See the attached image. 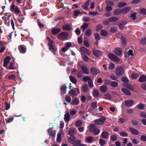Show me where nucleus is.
Returning a JSON list of instances; mask_svg holds the SVG:
<instances>
[{
  "label": "nucleus",
  "mask_w": 146,
  "mask_h": 146,
  "mask_svg": "<svg viewBox=\"0 0 146 146\" xmlns=\"http://www.w3.org/2000/svg\"><path fill=\"white\" fill-rule=\"evenodd\" d=\"M106 120V119L105 118L102 117H100L98 119L95 120H94V122L96 124L98 125H102L103 124Z\"/></svg>",
  "instance_id": "f257e3e1"
},
{
  "label": "nucleus",
  "mask_w": 146,
  "mask_h": 146,
  "mask_svg": "<svg viewBox=\"0 0 146 146\" xmlns=\"http://www.w3.org/2000/svg\"><path fill=\"white\" fill-rule=\"evenodd\" d=\"M108 56L110 59L114 61L118 62L120 61L118 57L112 53H110Z\"/></svg>",
  "instance_id": "f03ea898"
},
{
  "label": "nucleus",
  "mask_w": 146,
  "mask_h": 146,
  "mask_svg": "<svg viewBox=\"0 0 146 146\" xmlns=\"http://www.w3.org/2000/svg\"><path fill=\"white\" fill-rule=\"evenodd\" d=\"M124 69L121 67L117 68L116 70V74L118 76L122 75L123 73Z\"/></svg>",
  "instance_id": "7ed1b4c3"
},
{
  "label": "nucleus",
  "mask_w": 146,
  "mask_h": 146,
  "mask_svg": "<svg viewBox=\"0 0 146 146\" xmlns=\"http://www.w3.org/2000/svg\"><path fill=\"white\" fill-rule=\"evenodd\" d=\"M68 36V33L67 32L62 33L58 35V37L60 39L66 38Z\"/></svg>",
  "instance_id": "20e7f679"
},
{
  "label": "nucleus",
  "mask_w": 146,
  "mask_h": 146,
  "mask_svg": "<svg viewBox=\"0 0 146 146\" xmlns=\"http://www.w3.org/2000/svg\"><path fill=\"white\" fill-rule=\"evenodd\" d=\"M90 72L93 75L97 74L100 73L99 70L94 67H92L90 69Z\"/></svg>",
  "instance_id": "39448f33"
},
{
  "label": "nucleus",
  "mask_w": 146,
  "mask_h": 146,
  "mask_svg": "<svg viewBox=\"0 0 146 146\" xmlns=\"http://www.w3.org/2000/svg\"><path fill=\"white\" fill-rule=\"evenodd\" d=\"M11 59V58L9 56L6 57L4 59V64L3 66L5 67H6L8 65V64L10 60Z\"/></svg>",
  "instance_id": "423d86ee"
},
{
  "label": "nucleus",
  "mask_w": 146,
  "mask_h": 146,
  "mask_svg": "<svg viewBox=\"0 0 146 146\" xmlns=\"http://www.w3.org/2000/svg\"><path fill=\"white\" fill-rule=\"evenodd\" d=\"M134 102L132 100H127L125 102V104L127 107L131 106L133 104Z\"/></svg>",
  "instance_id": "0eeeda50"
},
{
  "label": "nucleus",
  "mask_w": 146,
  "mask_h": 146,
  "mask_svg": "<svg viewBox=\"0 0 146 146\" xmlns=\"http://www.w3.org/2000/svg\"><path fill=\"white\" fill-rule=\"evenodd\" d=\"M131 9L130 6H127L123 8L122 9V13L123 14H126L128 13Z\"/></svg>",
  "instance_id": "6e6552de"
},
{
  "label": "nucleus",
  "mask_w": 146,
  "mask_h": 146,
  "mask_svg": "<svg viewBox=\"0 0 146 146\" xmlns=\"http://www.w3.org/2000/svg\"><path fill=\"white\" fill-rule=\"evenodd\" d=\"M93 53L96 57L102 55V52L100 50H95L93 51Z\"/></svg>",
  "instance_id": "1a4fd4ad"
},
{
  "label": "nucleus",
  "mask_w": 146,
  "mask_h": 146,
  "mask_svg": "<svg viewBox=\"0 0 146 146\" xmlns=\"http://www.w3.org/2000/svg\"><path fill=\"white\" fill-rule=\"evenodd\" d=\"M122 85L123 86L131 90H134V88L132 86V85L129 83L127 84H122Z\"/></svg>",
  "instance_id": "9d476101"
},
{
  "label": "nucleus",
  "mask_w": 146,
  "mask_h": 146,
  "mask_svg": "<svg viewBox=\"0 0 146 146\" xmlns=\"http://www.w3.org/2000/svg\"><path fill=\"white\" fill-rule=\"evenodd\" d=\"M121 91L125 95H131V92L125 88H122L121 89Z\"/></svg>",
  "instance_id": "9b49d317"
},
{
  "label": "nucleus",
  "mask_w": 146,
  "mask_h": 146,
  "mask_svg": "<svg viewBox=\"0 0 146 146\" xmlns=\"http://www.w3.org/2000/svg\"><path fill=\"white\" fill-rule=\"evenodd\" d=\"M122 51L121 49L120 48H116L115 49V53L118 56H120L122 54Z\"/></svg>",
  "instance_id": "f8f14e48"
},
{
  "label": "nucleus",
  "mask_w": 146,
  "mask_h": 146,
  "mask_svg": "<svg viewBox=\"0 0 146 146\" xmlns=\"http://www.w3.org/2000/svg\"><path fill=\"white\" fill-rule=\"evenodd\" d=\"M129 129L131 132L135 135H137L139 134V132L138 130L132 127H130Z\"/></svg>",
  "instance_id": "ddd939ff"
},
{
  "label": "nucleus",
  "mask_w": 146,
  "mask_h": 146,
  "mask_svg": "<svg viewBox=\"0 0 146 146\" xmlns=\"http://www.w3.org/2000/svg\"><path fill=\"white\" fill-rule=\"evenodd\" d=\"M80 50L81 52L85 53L88 55H90V51L84 46L81 47Z\"/></svg>",
  "instance_id": "4468645a"
},
{
  "label": "nucleus",
  "mask_w": 146,
  "mask_h": 146,
  "mask_svg": "<svg viewBox=\"0 0 146 146\" xmlns=\"http://www.w3.org/2000/svg\"><path fill=\"white\" fill-rule=\"evenodd\" d=\"M91 1V0H88L82 6V8L85 10H87L88 8V6Z\"/></svg>",
  "instance_id": "2eb2a0df"
},
{
  "label": "nucleus",
  "mask_w": 146,
  "mask_h": 146,
  "mask_svg": "<svg viewBox=\"0 0 146 146\" xmlns=\"http://www.w3.org/2000/svg\"><path fill=\"white\" fill-rule=\"evenodd\" d=\"M76 139V137L73 135H71L70 138L68 139V141L71 143L74 142V141Z\"/></svg>",
  "instance_id": "dca6fc26"
},
{
  "label": "nucleus",
  "mask_w": 146,
  "mask_h": 146,
  "mask_svg": "<svg viewBox=\"0 0 146 146\" xmlns=\"http://www.w3.org/2000/svg\"><path fill=\"white\" fill-rule=\"evenodd\" d=\"M126 22L123 21L120 22L118 24V27L120 29H122L124 27V26L126 24Z\"/></svg>",
  "instance_id": "f3484780"
},
{
  "label": "nucleus",
  "mask_w": 146,
  "mask_h": 146,
  "mask_svg": "<svg viewBox=\"0 0 146 146\" xmlns=\"http://www.w3.org/2000/svg\"><path fill=\"white\" fill-rule=\"evenodd\" d=\"M70 115L69 113H66L64 116V119L66 121H70Z\"/></svg>",
  "instance_id": "a211bd4d"
},
{
  "label": "nucleus",
  "mask_w": 146,
  "mask_h": 146,
  "mask_svg": "<svg viewBox=\"0 0 146 146\" xmlns=\"http://www.w3.org/2000/svg\"><path fill=\"white\" fill-rule=\"evenodd\" d=\"M60 31V29L54 28L52 30V34L53 35H55L58 33Z\"/></svg>",
  "instance_id": "6ab92c4d"
},
{
  "label": "nucleus",
  "mask_w": 146,
  "mask_h": 146,
  "mask_svg": "<svg viewBox=\"0 0 146 146\" xmlns=\"http://www.w3.org/2000/svg\"><path fill=\"white\" fill-rule=\"evenodd\" d=\"M70 25V24H69V25L66 24L65 25L63 26V29L66 31H70L71 30V27Z\"/></svg>",
  "instance_id": "aec40b11"
},
{
  "label": "nucleus",
  "mask_w": 146,
  "mask_h": 146,
  "mask_svg": "<svg viewBox=\"0 0 146 146\" xmlns=\"http://www.w3.org/2000/svg\"><path fill=\"white\" fill-rule=\"evenodd\" d=\"M85 140L86 142L90 143H92L94 141L93 137L91 136H89L86 137Z\"/></svg>",
  "instance_id": "412c9836"
},
{
  "label": "nucleus",
  "mask_w": 146,
  "mask_h": 146,
  "mask_svg": "<svg viewBox=\"0 0 146 146\" xmlns=\"http://www.w3.org/2000/svg\"><path fill=\"white\" fill-rule=\"evenodd\" d=\"M96 128V126L94 124L91 125L89 128V131L90 132H93V131Z\"/></svg>",
  "instance_id": "4be33fe9"
},
{
  "label": "nucleus",
  "mask_w": 146,
  "mask_h": 146,
  "mask_svg": "<svg viewBox=\"0 0 146 146\" xmlns=\"http://www.w3.org/2000/svg\"><path fill=\"white\" fill-rule=\"evenodd\" d=\"M139 81L140 82H142L145 81L146 80V77L144 75L141 76L139 79Z\"/></svg>",
  "instance_id": "5701e85b"
},
{
  "label": "nucleus",
  "mask_w": 146,
  "mask_h": 146,
  "mask_svg": "<svg viewBox=\"0 0 146 146\" xmlns=\"http://www.w3.org/2000/svg\"><path fill=\"white\" fill-rule=\"evenodd\" d=\"M121 79L122 81L124 83V84L128 83L129 82L128 78L125 76L122 77Z\"/></svg>",
  "instance_id": "b1692460"
},
{
  "label": "nucleus",
  "mask_w": 146,
  "mask_h": 146,
  "mask_svg": "<svg viewBox=\"0 0 146 146\" xmlns=\"http://www.w3.org/2000/svg\"><path fill=\"white\" fill-rule=\"evenodd\" d=\"M101 135L102 138L106 139L108 137V133L107 132L104 131L102 132L101 134Z\"/></svg>",
  "instance_id": "393cba45"
},
{
  "label": "nucleus",
  "mask_w": 146,
  "mask_h": 146,
  "mask_svg": "<svg viewBox=\"0 0 146 146\" xmlns=\"http://www.w3.org/2000/svg\"><path fill=\"white\" fill-rule=\"evenodd\" d=\"M67 88V87L65 85L62 86L61 88V91L62 93L65 94L66 93V89Z\"/></svg>",
  "instance_id": "a878e982"
},
{
  "label": "nucleus",
  "mask_w": 146,
  "mask_h": 146,
  "mask_svg": "<svg viewBox=\"0 0 146 146\" xmlns=\"http://www.w3.org/2000/svg\"><path fill=\"white\" fill-rule=\"evenodd\" d=\"M93 95L95 97H98L99 96V93L98 90L94 89L93 92Z\"/></svg>",
  "instance_id": "bb28decb"
},
{
  "label": "nucleus",
  "mask_w": 146,
  "mask_h": 146,
  "mask_svg": "<svg viewBox=\"0 0 146 146\" xmlns=\"http://www.w3.org/2000/svg\"><path fill=\"white\" fill-rule=\"evenodd\" d=\"M122 13V10L119 9H117L114 12V14L115 15H118Z\"/></svg>",
  "instance_id": "cd10ccee"
},
{
  "label": "nucleus",
  "mask_w": 146,
  "mask_h": 146,
  "mask_svg": "<svg viewBox=\"0 0 146 146\" xmlns=\"http://www.w3.org/2000/svg\"><path fill=\"white\" fill-rule=\"evenodd\" d=\"M127 3L124 2H121L119 3L117 5V6L119 7H121L126 6Z\"/></svg>",
  "instance_id": "c85d7f7f"
},
{
  "label": "nucleus",
  "mask_w": 146,
  "mask_h": 146,
  "mask_svg": "<svg viewBox=\"0 0 146 146\" xmlns=\"http://www.w3.org/2000/svg\"><path fill=\"white\" fill-rule=\"evenodd\" d=\"M92 34L91 30L90 29H87L85 32V35L87 36H90Z\"/></svg>",
  "instance_id": "c756f323"
},
{
  "label": "nucleus",
  "mask_w": 146,
  "mask_h": 146,
  "mask_svg": "<svg viewBox=\"0 0 146 146\" xmlns=\"http://www.w3.org/2000/svg\"><path fill=\"white\" fill-rule=\"evenodd\" d=\"M82 90L84 92H87L88 90V87L87 84H85L82 88Z\"/></svg>",
  "instance_id": "7c9ffc66"
},
{
  "label": "nucleus",
  "mask_w": 146,
  "mask_h": 146,
  "mask_svg": "<svg viewBox=\"0 0 146 146\" xmlns=\"http://www.w3.org/2000/svg\"><path fill=\"white\" fill-rule=\"evenodd\" d=\"M100 34L101 35L104 36H106L108 35V32L104 30H102L100 32Z\"/></svg>",
  "instance_id": "2f4dec72"
},
{
  "label": "nucleus",
  "mask_w": 146,
  "mask_h": 146,
  "mask_svg": "<svg viewBox=\"0 0 146 146\" xmlns=\"http://www.w3.org/2000/svg\"><path fill=\"white\" fill-rule=\"evenodd\" d=\"M82 121L80 120H78L75 123V125L77 127H79L82 125Z\"/></svg>",
  "instance_id": "473e14b6"
},
{
  "label": "nucleus",
  "mask_w": 146,
  "mask_h": 146,
  "mask_svg": "<svg viewBox=\"0 0 146 146\" xmlns=\"http://www.w3.org/2000/svg\"><path fill=\"white\" fill-rule=\"evenodd\" d=\"M81 142L79 140H77L74 141L72 144H73V146H80Z\"/></svg>",
  "instance_id": "72a5a7b5"
},
{
  "label": "nucleus",
  "mask_w": 146,
  "mask_h": 146,
  "mask_svg": "<svg viewBox=\"0 0 146 146\" xmlns=\"http://www.w3.org/2000/svg\"><path fill=\"white\" fill-rule=\"evenodd\" d=\"M69 94L72 96H74L75 95V91L74 90L72 89L69 91Z\"/></svg>",
  "instance_id": "f704fd0d"
},
{
  "label": "nucleus",
  "mask_w": 146,
  "mask_h": 146,
  "mask_svg": "<svg viewBox=\"0 0 146 146\" xmlns=\"http://www.w3.org/2000/svg\"><path fill=\"white\" fill-rule=\"evenodd\" d=\"M118 19V18L114 17L109 18L108 19V20L111 22H114L117 21Z\"/></svg>",
  "instance_id": "c9c22d12"
},
{
  "label": "nucleus",
  "mask_w": 146,
  "mask_h": 146,
  "mask_svg": "<svg viewBox=\"0 0 146 146\" xmlns=\"http://www.w3.org/2000/svg\"><path fill=\"white\" fill-rule=\"evenodd\" d=\"M110 85L112 87L115 88L118 86V84L116 82L113 81L111 82Z\"/></svg>",
  "instance_id": "e433bc0d"
},
{
  "label": "nucleus",
  "mask_w": 146,
  "mask_h": 146,
  "mask_svg": "<svg viewBox=\"0 0 146 146\" xmlns=\"http://www.w3.org/2000/svg\"><path fill=\"white\" fill-rule=\"evenodd\" d=\"M82 69L83 72L86 74H88L89 73V70L88 68L85 67H83L82 68Z\"/></svg>",
  "instance_id": "4c0bfd02"
},
{
  "label": "nucleus",
  "mask_w": 146,
  "mask_h": 146,
  "mask_svg": "<svg viewBox=\"0 0 146 146\" xmlns=\"http://www.w3.org/2000/svg\"><path fill=\"white\" fill-rule=\"evenodd\" d=\"M70 81L74 84H76L77 83L76 80L72 76H70Z\"/></svg>",
  "instance_id": "58836bf2"
},
{
  "label": "nucleus",
  "mask_w": 146,
  "mask_h": 146,
  "mask_svg": "<svg viewBox=\"0 0 146 146\" xmlns=\"http://www.w3.org/2000/svg\"><path fill=\"white\" fill-rule=\"evenodd\" d=\"M118 28L115 26L113 27L110 28V31L112 33H115L117 30Z\"/></svg>",
  "instance_id": "ea45409f"
},
{
  "label": "nucleus",
  "mask_w": 146,
  "mask_h": 146,
  "mask_svg": "<svg viewBox=\"0 0 146 146\" xmlns=\"http://www.w3.org/2000/svg\"><path fill=\"white\" fill-rule=\"evenodd\" d=\"M107 90V87L106 86H102L101 87L100 90L102 92H105Z\"/></svg>",
  "instance_id": "a19ab883"
},
{
  "label": "nucleus",
  "mask_w": 146,
  "mask_h": 146,
  "mask_svg": "<svg viewBox=\"0 0 146 146\" xmlns=\"http://www.w3.org/2000/svg\"><path fill=\"white\" fill-rule=\"evenodd\" d=\"M111 96L110 94H106L104 95V98L106 99L110 100L111 98Z\"/></svg>",
  "instance_id": "79ce46f5"
},
{
  "label": "nucleus",
  "mask_w": 146,
  "mask_h": 146,
  "mask_svg": "<svg viewBox=\"0 0 146 146\" xmlns=\"http://www.w3.org/2000/svg\"><path fill=\"white\" fill-rule=\"evenodd\" d=\"M91 106L93 108H95L97 106V103L96 102H92L91 104Z\"/></svg>",
  "instance_id": "37998d69"
},
{
  "label": "nucleus",
  "mask_w": 146,
  "mask_h": 146,
  "mask_svg": "<svg viewBox=\"0 0 146 146\" xmlns=\"http://www.w3.org/2000/svg\"><path fill=\"white\" fill-rule=\"evenodd\" d=\"M137 13L135 12L131 14L130 16L133 20H134L137 18L136 14Z\"/></svg>",
  "instance_id": "c03bdc74"
},
{
  "label": "nucleus",
  "mask_w": 146,
  "mask_h": 146,
  "mask_svg": "<svg viewBox=\"0 0 146 146\" xmlns=\"http://www.w3.org/2000/svg\"><path fill=\"white\" fill-rule=\"evenodd\" d=\"M95 38L97 40H99L100 39V36L99 35L98 33H95L94 34Z\"/></svg>",
  "instance_id": "a18cd8bd"
},
{
  "label": "nucleus",
  "mask_w": 146,
  "mask_h": 146,
  "mask_svg": "<svg viewBox=\"0 0 146 146\" xmlns=\"http://www.w3.org/2000/svg\"><path fill=\"white\" fill-rule=\"evenodd\" d=\"M120 136L123 137H127L128 136L127 133L125 132H121L119 133Z\"/></svg>",
  "instance_id": "49530a36"
},
{
  "label": "nucleus",
  "mask_w": 146,
  "mask_h": 146,
  "mask_svg": "<svg viewBox=\"0 0 146 146\" xmlns=\"http://www.w3.org/2000/svg\"><path fill=\"white\" fill-rule=\"evenodd\" d=\"M99 142L101 146H104L106 143L105 141L102 139H100L99 140Z\"/></svg>",
  "instance_id": "de8ad7c7"
},
{
  "label": "nucleus",
  "mask_w": 146,
  "mask_h": 146,
  "mask_svg": "<svg viewBox=\"0 0 146 146\" xmlns=\"http://www.w3.org/2000/svg\"><path fill=\"white\" fill-rule=\"evenodd\" d=\"M49 134L52 136L54 137V134L52 132V130L51 128L49 129L48 130Z\"/></svg>",
  "instance_id": "09e8293b"
},
{
  "label": "nucleus",
  "mask_w": 146,
  "mask_h": 146,
  "mask_svg": "<svg viewBox=\"0 0 146 146\" xmlns=\"http://www.w3.org/2000/svg\"><path fill=\"white\" fill-rule=\"evenodd\" d=\"M110 77L113 80L117 81H118L117 77L115 75H112L110 76Z\"/></svg>",
  "instance_id": "8fccbe9b"
},
{
  "label": "nucleus",
  "mask_w": 146,
  "mask_h": 146,
  "mask_svg": "<svg viewBox=\"0 0 146 146\" xmlns=\"http://www.w3.org/2000/svg\"><path fill=\"white\" fill-rule=\"evenodd\" d=\"M19 49L20 51L22 53H25L26 52V49L23 46L21 45L19 47Z\"/></svg>",
  "instance_id": "3c124183"
},
{
  "label": "nucleus",
  "mask_w": 146,
  "mask_h": 146,
  "mask_svg": "<svg viewBox=\"0 0 146 146\" xmlns=\"http://www.w3.org/2000/svg\"><path fill=\"white\" fill-rule=\"evenodd\" d=\"M88 26V23H84L81 26V28H82L84 29H86Z\"/></svg>",
  "instance_id": "603ef678"
},
{
  "label": "nucleus",
  "mask_w": 146,
  "mask_h": 146,
  "mask_svg": "<svg viewBox=\"0 0 146 146\" xmlns=\"http://www.w3.org/2000/svg\"><path fill=\"white\" fill-rule=\"evenodd\" d=\"M72 102L74 105H77L79 103V100L75 98L72 100Z\"/></svg>",
  "instance_id": "864d4df0"
},
{
  "label": "nucleus",
  "mask_w": 146,
  "mask_h": 146,
  "mask_svg": "<svg viewBox=\"0 0 146 146\" xmlns=\"http://www.w3.org/2000/svg\"><path fill=\"white\" fill-rule=\"evenodd\" d=\"M137 107L139 109L141 110L144 108L145 106L143 104H141L138 105L137 106Z\"/></svg>",
  "instance_id": "5fc2aeb1"
},
{
  "label": "nucleus",
  "mask_w": 146,
  "mask_h": 146,
  "mask_svg": "<svg viewBox=\"0 0 146 146\" xmlns=\"http://www.w3.org/2000/svg\"><path fill=\"white\" fill-rule=\"evenodd\" d=\"M121 40H122V42L123 44H126L127 42L124 36H121Z\"/></svg>",
  "instance_id": "6e6d98bb"
},
{
  "label": "nucleus",
  "mask_w": 146,
  "mask_h": 146,
  "mask_svg": "<svg viewBox=\"0 0 146 146\" xmlns=\"http://www.w3.org/2000/svg\"><path fill=\"white\" fill-rule=\"evenodd\" d=\"M91 80L90 78L88 76H84L83 78V80L84 82H86Z\"/></svg>",
  "instance_id": "4d7b16f0"
},
{
  "label": "nucleus",
  "mask_w": 146,
  "mask_h": 146,
  "mask_svg": "<svg viewBox=\"0 0 146 146\" xmlns=\"http://www.w3.org/2000/svg\"><path fill=\"white\" fill-rule=\"evenodd\" d=\"M111 139L113 141H115L117 139V137L116 135H112L111 137Z\"/></svg>",
  "instance_id": "13d9d810"
},
{
  "label": "nucleus",
  "mask_w": 146,
  "mask_h": 146,
  "mask_svg": "<svg viewBox=\"0 0 146 146\" xmlns=\"http://www.w3.org/2000/svg\"><path fill=\"white\" fill-rule=\"evenodd\" d=\"M138 77V75L137 74L135 73H133L131 75V77L133 79H135Z\"/></svg>",
  "instance_id": "bf43d9fd"
},
{
  "label": "nucleus",
  "mask_w": 146,
  "mask_h": 146,
  "mask_svg": "<svg viewBox=\"0 0 146 146\" xmlns=\"http://www.w3.org/2000/svg\"><path fill=\"white\" fill-rule=\"evenodd\" d=\"M65 100L67 102H70L71 101V98L68 96H66L65 98Z\"/></svg>",
  "instance_id": "052dcab7"
},
{
  "label": "nucleus",
  "mask_w": 146,
  "mask_h": 146,
  "mask_svg": "<svg viewBox=\"0 0 146 146\" xmlns=\"http://www.w3.org/2000/svg\"><path fill=\"white\" fill-rule=\"evenodd\" d=\"M140 42L143 44H146V38H145L141 40Z\"/></svg>",
  "instance_id": "680f3d73"
},
{
  "label": "nucleus",
  "mask_w": 146,
  "mask_h": 146,
  "mask_svg": "<svg viewBox=\"0 0 146 146\" xmlns=\"http://www.w3.org/2000/svg\"><path fill=\"white\" fill-rule=\"evenodd\" d=\"M102 28V26L101 25H99L97 26L96 28V30L97 31H99Z\"/></svg>",
  "instance_id": "e2e57ef3"
},
{
  "label": "nucleus",
  "mask_w": 146,
  "mask_h": 146,
  "mask_svg": "<svg viewBox=\"0 0 146 146\" xmlns=\"http://www.w3.org/2000/svg\"><path fill=\"white\" fill-rule=\"evenodd\" d=\"M106 3L107 5H110L111 6H113L114 5V3L112 1L109 0H108L106 1Z\"/></svg>",
  "instance_id": "0e129e2a"
},
{
  "label": "nucleus",
  "mask_w": 146,
  "mask_h": 146,
  "mask_svg": "<svg viewBox=\"0 0 146 146\" xmlns=\"http://www.w3.org/2000/svg\"><path fill=\"white\" fill-rule=\"evenodd\" d=\"M95 135H98L100 132V130L97 128L93 132Z\"/></svg>",
  "instance_id": "69168bd1"
},
{
  "label": "nucleus",
  "mask_w": 146,
  "mask_h": 146,
  "mask_svg": "<svg viewBox=\"0 0 146 146\" xmlns=\"http://www.w3.org/2000/svg\"><path fill=\"white\" fill-rule=\"evenodd\" d=\"M140 139L143 141L146 142V136L142 135L140 137Z\"/></svg>",
  "instance_id": "338daca9"
},
{
  "label": "nucleus",
  "mask_w": 146,
  "mask_h": 146,
  "mask_svg": "<svg viewBox=\"0 0 146 146\" xmlns=\"http://www.w3.org/2000/svg\"><path fill=\"white\" fill-rule=\"evenodd\" d=\"M140 11L142 14L146 15V10L145 9H140Z\"/></svg>",
  "instance_id": "774afa93"
}]
</instances>
